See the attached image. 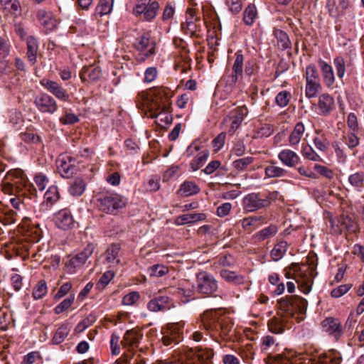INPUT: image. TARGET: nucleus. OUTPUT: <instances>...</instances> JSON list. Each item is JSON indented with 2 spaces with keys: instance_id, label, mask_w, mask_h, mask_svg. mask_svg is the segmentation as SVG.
<instances>
[{
  "instance_id": "f257e3e1",
  "label": "nucleus",
  "mask_w": 364,
  "mask_h": 364,
  "mask_svg": "<svg viewBox=\"0 0 364 364\" xmlns=\"http://www.w3.org/2000/svg\"><path fill=\"white\" fill-rule=\"evenodd\" d=\"M200 321L203 328L216 342L220 343L219 338L225 341L232 338L234 323L223 311L207 310L200 316Z\"/></svg>"
},
{
  "instance_id": "f03ea898",
  "label": "nucleus",
  "mask_w": 364,
  "mask_h": 364,
  "mask_svg": "<svg viewBox=\"0 0 364 364\" xmlns=\"http://www.w3.org/2000/svg\"><path fill=\"white\" fill-rule=\"evenodd\" d=\"M1 191L5 194L15 195L9 201L16 210H20L23 208V197L29 190L28 181L21 169L10 170L3 178Z\"/></svg>"
},
{
  "instance_id": "7ed1b4c3",
  "label": "nucleus",
  "mask_w": 364,
  "mask_h": 364,
  "mask_svg": "<svg viewBox=\"0 0 364 364\" xmlns=\"http://www.w3.org/2000/svg\"><path fill=\"white\" fill-rule=\"evenodd\" d=\"M214 352L212 349H190L181 355L178 362L159 361L157 364H213Z\"/></svg>"
},
{
  "instance_id": "20e7f679",
  "label": "nucleus",
  "mask_w": 364,
  "mask_h": 364,
  "mask_svg": "<svg viewBox=\"0 0 364 364\" xmlns=\"http://www.w3.org/2000/svg\"><path fill=\"white\" fill-rule=\"evenodd\" d=\"M279 309L284 316L292 318L296 312L301 314L306 313L308 302L299 296H289L282 298L278 301Z\"/></svg>"
},
{
  "instance_id": "39448f33",
  "label": "nucleus",
  "mask_w": 364,
  "mask_h": 364,
  "mask_svg": "<svg viewBox=\"0 0 364 364\" xmlns=\"http://www.w3.org/2000/svg\"><path fill=\"white\" fill-rule=\"evenodd\" d=\"M100 210L108 214L115 215L124 208L127 200L117 193H103L97 198Z\"/></svg>"
},
{
  "instance_id": "423d86ee",
  "label": "nucleus",
  "mask_w": 364,
  "mask_h": 364,
  "mask_svg": "<svg viewBox=\"0 0 364 364\" xmlns=\"http://www.w3.org/2000/svg\"><path fill=\"white\" fill-rule=\"evenodd\" d=\"M278 196V192L273 191L262 198L259 193H252L245 196L242 200L243 208L247 212H254L269 207L272 200Z\"/></svg>"
},
{
  "instance_id": "0eeeda50",
  "label": "nucleus",
  "mask_w": 364,
  "mask_h": 364,
  "mask_svg": "<svg viewBox=\"0 0 364 364\" xmlns=\"http://www.w3.org/2000/svg\"><path fill=\"white\" fill-rule=\"evenodd\" d=\"M133 46L139 53L137 60L140 62L145 61L155 54L156 43L151 39L149 33H144L136 37L133 43Z\"/></svg>"
},
{
  "instance_id": "6e6552de",
  "label": "nucleus",
  "mask_w": 364,
  "mask_h": 364,
  "mask_svg": "<svg viewBox=\"0 0 364 364\" xmlns=\"http://www.w3.org/2000/svg\"><path fill=\"white\" fill-rule=\"evenodd\" d=\"M218 289V282L215 277L207 272H200L196 275V290L198 293L210 296Z\"/></svg>"
},
{
  "instance_id": "1a4fd4ad",
  "label": "nucleus",
  "mask_w": 364,
  "mask_h": 364,
  "mask_svg": "<svg viewBox=\"0 0 364 364\" xmlns=\"http://www.w3.org/2000/svg\"><path fill=\"white\" fill-rule=\"evenodd\" d=\"M159 4L154 0H137L133 9L135 16H143V18L150 21L157 15Z\"/></svg>"
},
{
  "instance_id": "9d476101",
  "label": "nucleus",
  "mask_w": 364,
  "mask_h": 364,
  "mask_svg": "<svg viewBox=\"0 0 364 364\" xmlns=\"http://www.w3.org/2000/svg\"><path fill=\"white\" fill-rule=\"evenodd\" d=\"M184 323H168L163 330L162 342L165 346L176 345L183 339Z\"/></svg>"
},
{
  "instance_id": "9b49d317",
  "label": "nucleus",
  "mask_w": 364,
  "mask_h": 364,
  "mask_svg": "<svg viewBox=\"0 0 364 364\" xmlns=\"http://www.w3.org/2000/svg\"><path fill=\"white\" fill-rule=\"evenodd\" d=\"M95 245L92 243L87 244L83 250L75 255L71 257L66 262V268L70 273L75 272V269L83 265L87 259L92 255L95 250Z\"/></svg>"
},
{
  "instance_id": "f8f14e48",
  "label": "nucleus",
  "mask_w": 364,
  "mask_h": 364,
  "mask_svg": "<svg viewBox=\"0 0 364 364\" xmlns=\"http://www.w3.org/2000/svg\"><path fill=\"white\" fill-rule=\"evenodd\" d=\"M56 164L58 173L63 178H68L73 176L77 170L76 159L67 154H60Z\"/></svg>"
},
{
  "instance_id": "ddd939ff",
  "label": "nucleus",
  "mask_w": 364,
  "mask_h": 364,
  "mask_svg": "<svg viewBox=\"0 0 364 364\" xmlns=\"http://www.w3.org/2000/svg\"><path fill=\"white\" fill-rule=\"evenodd\" d=\"M326 8L329 15L336 18L343 16L346 11H352L353 5L350 0H327Z\"/></svg>"
},
{
  "instance_id": "4468645a",
  "label": "nucleus",
  "mask_w": 364,
  "mask_h": 364,
  "mask_svg": "<svg viewBox=\"0 0 364 364\" xmlns=\"http://www.w3.org/2000/svg\"><path fill=\"white\" fill-rule=\"evenodd\" d=\"M34 104L42 113L53 114L58 109L55 100L46 93H40L35 97Z\"/></svg>"
},
{
  "instance_id": "2eb2a0df",
  "label": "nucleus",
  "mask_w": 364,
  "mask_h": 364,
  "mask_svg": "<svg viewBox=\"0 0 364 364\" xmlns=\"http://www.w3.org/2000/svg\"><path fill=\"white\" fill-rule=\"evenodd\" d=\"M169 90L166 88L161 87L156 89L154 92V97L149 102V109H166L170 107L169 102Z\"/></svg>"
},
{
  "instance_id": "dca6fc26",
  "label": "nucleus",
  "mask_w": 364,
  "mask_h": 364,
  "mask_svg": "<svg viewBox=\"0 0 364 364\" xmlns=\"http://www.w3.org/2000/svg\"><path fill=\"white\" fill-rule=\"evenodd\" d=\"M41 85L57 99L63 101H69L70 97L67 90L57 82L43 78L40 81Z\"/></svg>"
},
{
  "instance_id": "f3484780",
  "label": "nucleus",
  "mask_w": 364,
  "mask_h": 364,
  "mask_svg": "<svg viewBox=\"0 0 364 364\" xmlns=\"http://www.w3.org/2000/svg\"><path fill=\"white\" fill-rule=\"evenodd\" d=\"M55 224L60 229L69 230L75 226V220L70 210L68 208L58 211L53 218Z\"/></svg>"
},
{
  "instance_id": "a211bd4d",
  "label": "nucleus",
  "mask_w": 364,
  "mask_h": 364,
  "mask_svg": "<svg viewBox=\"0 0 364 364\" xmlns=\"http://www.w3.org/2000/svg\"><path fill=\"white\" fill-rule=\"evenodd\" d=\"M288 321V318L284 316L282 313L277 312L268 321L269 330L276 334L282 333L287 327Z\"/></svg>"
},
{
  "instance_id": "6ab92c4d",
  "label": "nucleus",
  "mask_w": 364,
  "mask_h": 364,
  "mask_svg": "<svg viewBox=\"0 0 364 364\" xmlns=\"http://www.w3.org/2000/svg\"><path fill=\"white\" fill-rule=\"evenodd\" d=\"M172 306L170 299L166 296H157L149 301L147 304V309L153 312L168 310Z\"/></svg>"
},
{
  "instance_id": "aec40b11",
  "label": "nucleus",
  "mask_w": 364,
  "mask_h": 364,
  "mask_svg": "<svg viewBox=\"0 0 364 364\" xmlns=\"http://www.w3.org/2000/svg\"><path fill=\"white\" fill-rule=\"evenodd\" d=\"M169 107L166 109H157L156 110L149 109L150 113V117L151 118H155L156 119V122L158 124L164 127L165 126L169 125L172 123L173 117L171 113L168 111Z\"/></svg>"
},
{
  "instance_id": "412c9836",
  "label": "nucleus",
  "mask_w": 364,
  "mask_h": 364,
  "mask_svg": "<svg viewBox=\"0 0 364 364\" xmlns=\"http://www.w3.org/2000/svg\"><path fill=\"white\" fill-rule=\"evenodd\" d=\"M324 330L332 335L336 340L343 334L341 323L338 319L328 317L322 321Z\"/></svg>"
},
{
  "instance_id": "4be33fe9",
  "label": "nucleus",
  "mask_w": 364,
  "mask_h": 364,
  "mask_svg": "<svg viewBox=\"0 0 364 364\" xmlns=\"http://www.w3.org/2000/svg\"><path fill=\"white\" fill-rule=\"evenodd\" d=\"M264 219L265 218L262 215L249 216L240 220L239 223L244 231L250 233L259 228L264 223Z\"/></svg>"
},
{
  "instance_id": "5701e85b",
  "label": "nucleus",
  "mask_w": 364,
  "mask_h": 364,
  "mask_svg": "<svg viewBox=\"0 0 364 364\" xmlns=\"http://www.w3.org/2000/svg\"><path fill=\"white\" fill-rule=\"evenodd\" d=\"M37 18L47 31H53L57 26V20L50 11L43 9L39 10L37 13Z\"/></svg>"
},
{
  "instance_id": "b1692460",
  "label": "nucleus",
  "mask_w": 364,
  "mask_h": 364,
  "mask_svg": "<svg viewBox=\"0 0 364 364\" xmlns=\"http://www.w3.org/2000/svg\"><path fill=\"white\" fill-rule=\"evenodd\" d=\"M318 63L321 71L323 82L328 87H331L335 82L334 73L331 65L321 59Z\"/></svg>"
},
{
  "instance_id": "393cba45",
  "label": "nucleus",
  "mask_w": 364,
  "mask_h": 364,
  "mask_svg": "<svg viewBox=\"0 0 364 364\" xmlns=\"http://www.w3.org/2000/svg\"><path fill=\"white\" fill-rule=\"evenodd\" d=\"M119 244H112L105 252V260L109 264V267H115L120 263L119 252H120Z\"/></svg>"
},
{
  "instance_id": "a878e982",
  "label": "nucleus",
  "mask_w": 364,
  "mask_h": 364,
  "mask_svg": "<svg viewBox=\"0 0 364 364\" xmlns=\"http://www.w3.org/2000/svg\"><path fill=\"white\" fill-rule=\"evenodd\" d=\"M102 76V70L99 67L92 65L85 66L80 73V77L82 82L87 80L97 81Z\"/></svg>"
},
{
  "instance_id": "bb28decb",
  "label": "nucleus",
  "mask_w": 364,
  "mask_h": 364,
  "mask_svg": "<svg viewBox=\"0 0 364 364\" xmlns=\"http://www.w3.org/2000/svg\"><path fill=\"white\" fill-rule=\"evenodd\" d=\"M278 158L283 164L289 167L295 166L300 161V158L298 154L290 149H284L281 151L278 154Z\"/></svg>"
},
{
  "instance_id": "cd10ccee",
  "label": "nucleus",
  "mask_w": 364,
  "mask_h": 364,
  "mask_svg": "<svg viewBox=\"0 0 364 364\" xmlns=\"http://www.w3.org/2000/svg\"><path fill=\"white\" fill-rule=\"evenodd\" d=\"M243 61L244 56L241 50H238L235 53V60L232 65V73L231 75L232 82H236L239 77H242L243 73Z\"/></svg>"
},
{
  "instance_id": "c85d7f7f",
  "label": "nucleus",
  "mask_w": 364,
  "mask_h": 364,
  "mask_svg": "<svg viewBox=\"0 0 364 364\" xmlns=\"http://www.w3.org/2000/svg\"><path fill=\"white\" fill-rule=\"evenodd\" d=\"M294 279L298 284L299 288L304 294H306L311 291L313 279L309 273L303 274L302 272H299L296 274Z\"/></svg>"
},
{
  "instance_id": "c756f323",
  "label": "nucleus",
  "mask_w": 364,
  "mask_h": 364,
  "mask_svg": "<svg viewBox=\"0 0 364 364\" xmlns=\"http://www.w3.org/2000/svg\"><path fill=\"white\" fill-rule=\"evenodd\" d=\"M318 105L321 112L327 115L333 109L334 100L330 95L324 93L318 97Z\"/></svg>"
},
{
  "instance_id": "7c9ffc66",
  "label": "nucleus",
  "mask_w": 364,
  "mask_h": 364,
  "mask_svg": "<svg viewBox=\"0 0 364 364\" xmlns=\"http://www.w3.org/2000/svg\"><path fill=\"white\" fill-rule=\"evenodd\" d=\"M205 219L206 215L205 213H188L177 217L176 219V224L178 225H182L198 221H203Z\"/></svg>"
},
{
  "instance_id": "2f4dec72",
  "label": "nucleus",
  "mask_w": 364,
  "mask_h": 364,
  "mask_svg": "<svg viewBox=\"0 0 364 364\" xmlns=\"http://www.w3.org/2000/svg\"><path fill=\"white\" fill-rule=\"evenodd\" d=\"M200 188L193 181H186L180 186L177 193L182 197H188L197 194Z\"/></svg>"
},
{
  "instance_id": "473e14b6",
  "label": "nucleus",
  "mask_w": 364,
  "mask_h": 364,
  "mask_svg": "<svg viewBox=\"0 0 364 364\" xmlns=\"http://www.w3.org/2000/svg\"><path fill=\"white\" fill-rule=\"evenodd\" d=\"M140 333L134 329L127 331L121 341V344L124 348L136 346L140 339Z\"/></svg>"
},
{
  "instance_id": "72a5a7b5",
  "label": "nucleus",
  "mask_w": 364,
  "mask_h": 364,
  "mask_svg": "<svg viewBox=\"0 0 364 364\" xmlns=\"http://www.w3.org/2000/svg\"><path fill=\"white\" fill-rule=\"evenodd\" d=\"M220 275L227 282L236 285L242 284L245 281V277L243 275L238 274L235 272L228 269H222L220 272Z\"/></svg>"
},
{
  "instance_id": "f704fd0d",
  "label": "nucleus",
  "mask_w": 364,
  "mask_h": 364,
  "mask_svg": "<svg viewBox=\"0 0 364 364\" xmlns=\"http://www.w3.org/2000/svg\"><path fill=\"white\" fill-rule=\"evenodd\" d=\"M27 56L29 62L33 65L36 63L38 46L37 41L33 36H29L26 40Z\"/></svg>"
},
{
  "instance_id": "c9c22d12",
  "label": "nucleus",
  "mask_w": 364,
  "mask_h": 364,
  "mask_svg": "<svg viewBox=\"0 0 364 364\" xmlns=\"http://www.w3.org/2000/svg\"><path fill=\"white\" fill-rule=\"evenodd\" d=\"M350 185L357 191H362L364 189V171H359L351 173L348 176Z\"/></svg>"
},
{
  "instance_id": "e433bc0d",
  "label": "nucleus",
  "mask_w": 364,
  "mask_h": 364,
  "mask_svg": "<svg viewBox=\"0 0 364 364\" xmlns=\"http://www.w3.org/2000/svg\"><path fill=\"white\" fill-rule=\"evenodd\" d=\"M0 4L6 13L16 16L21 14V5L18 0H0Z\"/></svg>"
},
{
  "instance_id": "4c0bfd02",
  "label": "nucleus",
  "mask_w": 364,
  "mask_h": 364,
  "mask_svg": "<svg viewBox=\"0 0 364 364\" xmlns=\"http://www.w3.org/2000/svg\"><path fill=\"white\" fill-rule=\"evenodd\" d=\"M305 127L302 122H298L289 136V142L291 146L297 145L304 133Z\"/></svg>"
},
{
  "instance_id": "58836bf2",
  "label": "nucleus",
  "mask_w": 364,
  "mask_h": 364,
  "mask_svg": "<svg viewBox=\"0 0 364 364\" xmlns=\"http://www.w3.org/2000/svg\"><path fill=\"white\" fill-rule=\"evenodd\" d=\"M0 206L1 204L0 203ZM17 220V213L13 210L0 207V222L4 225L14 223Z\"/></svg>"
},
{
  "instance_id": "ea45409f",
  "label": "nucleus",
  "mask_w": 364,
  "mask_h": 364,
  "mask_svg": "<svg viewBox=\"0 0 364 364\" xmlns=\"http://www.w3.org/2000/svg\"><path fill=\"white\" fill-rule=\"evenodd\" d=\"M287 171L279 166L275 165V163L270 161L269 165L267 166L264 169L265 176L267 178H279L284 176Z\"/></svg>"
},
{
  "instance_id": "a19ab883",
  "label": "nucleus",
  "mask_w": 364,
  "mask_h": 364,
  "mask_svg": "<svg viewBox=\"0 0 364 364\" xmlns=\"http://www.w3.org/2000/svg\"><path fill=\"white\" fill-rule=\"evenodd\" d=\"M209 156V151L203 149L198 152L196 157L191 161L190 166L193 171L200 169L206 162Z\"/></svg>"
},
{
  "instance_id": "79ce46f5",
  "label": "nucleus",
  "mask_w": 364,
  "mask_h": 364,
  "mask_svg": "<svg viewBox=\"0 0 364 364\" xmlns=\"http://www.w3.org/2000/svg\"><path fill=\"white\" fill-rule=\"evenodd\" d=\"M248 109L245 105L238 107L235 109V114L232 117L231 124V129L232 130L236 129L243 121L244 117L247 114Z\"/></svg>"
},
{
  "instance_id": "37998d69",
  "label": "nucleus",
  "mask_w": 364,
  "mask_h": 364,
  "mask_svg": "<svg viewBox=\"0 0 364 364\" xmlns=\"http://www.w3.org/2000/svg\"><path fill=\"white\" fill-rule=\"evenodd\" d=\"M288 248V244L286 241L278 242L271 252V257L274 261H278L285 255Z\"/></svg>"
},
{
  "instance_id": "c03bdc74",
  "label": "nucleus",
  "mask_w": 364,
  "mask_h": 364,
  "mask_svg": "<svg viewBox=\"0 0 364 364\" xmlns=\"http://www.w3.org/2000/svg\"><path fill=\"white\" fill-rule=\"evenodd\" d=\"M70 332V327L68 324L64 323L62 324L55 331L53 338L52 342L53 344H60L61 343L65 338L68 336Z\"/></svg>"
},
{
  "instance_id": "a18cd8bd",
  "label": "nucleus",
  "mask_w": 364,
  "mask_h": 364,
  "mask_svg": "<svg viewBox=\"0 0 364 364\" xmlns=\"http://www.w3.org/2000/svg\"><path fill=\"white\" fill-rule=\"evenodd\" d=\"M86 188V184L81 178H76L69 187V193L73 196H81Z\"/></svg>"
},
{
  "instance_id": "49530a36",
  "label": "nucleus",
  "mask_w": 364,
  "mask_h": 364,
  "mask_svg": "<svg viewBox=\"0 0 364 364\" xmlns=\"http://www.w3.org/2000/svg\"><path fill=\"white\" fill-rule=\"evenodd\" d=\"M188 12L191 17L188 18L185 23H182L181 27L186 33L193 35L197 31V26L194 22L196 18H194V11L193 9H189Z\"/></svg>"
},
{
  "instance_id": "de8ad7c7",
  "label": "nucleus",
  "mask_w": 364,
  "mask_h": 364,
  "mask_svg": "<svg viewBox=\"0 0 364 364\" xmlns=\"http://www.w3.org/2000/svg\"><path fill=\"white\" fill-rule=\"evenodd\" d=\"M257 16V11L255 5H248L243 14V21L247 26H252Z\"/></svg>"
},
{
  "instance_id": "09e8293b",
  "label": "nucleus",
  "mask_w": 364,
  "mask_h": 364,
  "mask_svg": "<svg viewBox=\"0 0 364 364\" xmlns=\"http://www.w3.org/2000/svg\"><path fill=\"white\" fill-rule=\"evenodd\" d=\"M113 0H101L95 9V14L102 16L108 14L112 9Z\"/></svg>"
},
{
  "instance_id": "8fccbe9b",
  "label": "nucleus",
  "mask_w": 364,
  "mask_h": 364,
  "mask_svg": "<svg viewBox=\"0 0 364 364\" xmlns=\"http://www.w3.org/2000/svg\"><path fill=\"white\" fill-rule=\"evenodd\" d=\"M321 87L320 81H306V97L309 99L315 97Z\"/></svg>"
},
{
  "instance_id": "3c124183",
  "label": "nucleus",
  "mask_w": 364,
  "mask_h": 364,
  "mask_svg": "<svg viewBox=\"0 0 364 364\" xmlns=\"http://www.w3.org/2000/svg\"><path fill=\"white\" fill-rule=\"evenodd\" d=\"M60 199V193L56 186H50L44 194V200L47 203L53 205Z\"/></svg>"
},
{
  "instance_id": "603ef678",
  "label": "nucleus",
  "mask_w": 364,
  "mask_h": 364,
  "mask_svg": "<svg viewBox=\"0 0 364 364\" xmlns=\"http://www.w3.org/2000/svg\"><path fill=\"white\" fill-rule=\"evenodd\" d=\"M48 292L46 282L43 279L40 280L33 289V297L38 300L42 299Z\"/></svg>"
},
{
  "instance_id": "864d4df0",
  "label": "nucleus",
  "mask_w": 364,
  "mask_h": 364,
  "mask_svg": "<svg viewBox=\"0 0 364 364\" xmlns=\"http://www.w3.org/2000/svg\"><path fill=\"white\" fill-rule=\"evenodd\" d=\"M96 321V316L94 314H90L85 318L81 321L75 328L76 333H82L89 326L92 325Z\"/></svg>"
},
{
  "instance_id": "5fc2aeb1",
  "label": "nucleus",
  "mask_w": 364,
  "mask_h": 364,
  "mask_svg": "<svg viewBox=\"0 0 364 364\" xmlns=\"http://www.w3.org/2000/svg\"><path fill=\"white\" fill-rule=\"evenodd\" d=\"M301 154L308 160L313 161H319L321 160L320 156L309 144L303 145Z\"/></svg>"
},
{
  "instance_id": "6e6d98bb",
  "label": "nucleus",
  "mask_w": 364,
  "mask_h": 364,
  "mask_svg": "<svg viewBox=\"0 0 364 364\" xmlns=\"http://www.w3.org/2000/svg\"><path fill=\"white\" fill-rule=\"evenodd\" d=\"M254 159L250 156H247L237 159L232 162V166L238 171H243L247 169L249 165L252 164Z\"/></svg>"
},
{
  "instance_id": "4d7b16f0",
  "label": "nucleus",
  "mask_w": 364,
  "mask_h": 364,
  "mask_svg": "<svg viewBox=\"0 0 364 364\" xmlns=\"http://www.w3.org/2000/svg\"><path fill=\"white\" fill-rule=\"evenodd\" d=\"M74 301V295H70L69 297L65 299L58 306L55 307V314L58 315L67 311L73 304Z\"/></svg>"
},
{
  "instance_id": "13d9d810",
  "label": "nucleus",
  "mask_w": 364,
  "mask_h": 364,
  "mask_svg": "<svg viewBox=\"0 0 364 364\" xmlns=\"http://www.w3.org/2000/svg\"><path fill=\"white\" fill-rule=\"evenodd\" d=\"M333 65L338 78L343 79L346 73V63L343 57L338 56L333 59Z\"/></svg>"
},
{
  "instance_id": "bf43d9fd",
  "label": "nucleus",
  "mask_w": 364,
  "mask_h": 364,
  "mask_svg": "<svg viewBox=\"0 0 364 364\" xmlns=\"http://www.w3.org/2000/svg\"><path fill=\"white\" fill-rule=\"evenodd\" d=\"M168 272V267L162 264H154L149 269V275L152 277H163Z\"/></svg>"
},
{
  "instance_id": "052dcab7",
  "label": "nucleus",
  "mask_w": 364,
  "mask_h": 364,
  "mask_svg": "<svg viewBox=\"0 0 364 364\" xmlns=\"http://www.w3.org/2000/svg\"><path fill=\"white\" fill-rule=\"evenodd\" d=\"M274 132L273 126L269 124H265L258 127L255 132V138L268 137Z\"/></svg>"
},
{
  "instance_id": "680f3d73",
  "label": "nucleus",
  "mask_w": 364,
  "mask_h": 364,
  "mask_svg": "<svg viewBox=\"0 0 364 364\" xmlns=\"http://www.w3.org/2000/svg\"><path fill=\"white\" fill-rule=\"evenodd\" d=\"M277 229L275 226H269L261 230L259 232L256 233L255 237L259 241L264 240L270 236H272L276 234Z\"/></svg>"
},
{
  "instance_id": "e2e57ef3",
  "label": "nucleus",
  "mask_w": 364,
  "mask_h": 364,
  "mask_svg": "<svg viewBox=\"0 0 364 364\" xmlns=\"http://www.w3.org/2000/svg\"><path fill=\"white\" fill-rule=\"evenodd\" d=\"M304 77L306 81H320L317 69L313 64L306 67Z\"/></svg>"
},
{
  "instance_id": "0e129e2a",
  "label": "nucleus",
  "mask_w": 364,
  "mask_h": 364,
  "mask_svg": "<svg viewBox=\"0 0 364 364\" xmlns=\"http://www.w3.org/2000/svg\"><path fill=\"white\" fill-rule=\"evenodd\" d=\"M344 143L350 149H353L359 145L360 140L353 132H348L343 136Z\"/></svg>"
},
{
  "instance_id": "69168bd1",
  "label": "nucleus",
  "mask_w": 364,
  "mask_h": 364,
  "mask_svg": "<svg viewBox=\"0 0 364 364\" xmlns=\"http://www.w3.org/2000/svg\"><path fill=\"white\" fill-rule=\"evenodd\" d=\"M341 360L338 357H332L331 354L320 357L318 360L311 362L310 364H340Z\"/></svg>"
},
{
  "instance_id": "338daca9",
  "label": "nucleus",
  "mask_w": 364,
  "mask_h": 364,
  "mask_svg": "<svg viewBox=\"0 0 364 364\" xmlns=\"http://www.w3.org/2000/svg\"><path fill=\"white\" fill-rule=\"evenodd\" d=\"M290 97H291V95H290L289 92L286 91V90L282 91L277 95L275 100H276L277 104L280 107H284L289 104Z\"/></svg>"
},
{
  "instance_id": "774afa93",
  "label": "nucleus",
  "mask_w": 364,
  "mask_h": 364,
  "mask_svg": "<svg viewBox=\"0 0 364 364\" xmlns=\"http://www.w3.org/2000/svg\"><path fill=\"white\" fill-rule=\"evenodd\" d=\"M48 181V177L41 173L36 174L34 177L35 186L41 191H43L46 188Z\"/></svg>"
}]
</instances>
